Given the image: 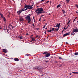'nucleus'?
I'll return each mask as SVG.
<instances>
[{"label":"nucleus","mask_w":78,"mask_h":78,"mask_svg":"<svg viewBox=\"0 0 78 78\" xmlns=\"http://www.w3.org/2000/svg\"><path fill=\"white\" fill-rule=\"evenodd\" d=\"M35 12L37 13V14H42L43 12V9L42 8H40L37 9L36 10H35Z\"/></svg>","instance_id":"f257e3e1"},{"label":"nucleus","mask_w":78,"mask_h":78,"mask_svg":"<svg viewBox=\"0 0 78 78\" xmlns=\"http://www.w3.org/2000/svg\"><path fill=\"white\" fill-rule=\"evenodd\" d=\"M26 19L28 21L27 23H30L31 21V18H30V16H27L26 17Z\"/></svg>","instance_id":"f03ea898"},{"label":"nucleus","mask_w":78,"mask_h":78,"mask_svg":"<svg viewBox=\"0 0 78 78\" xmlns=\"http://www.w3.org/2000/svg\"><path fill=\"white\" fill-rule=\"evenodd\" d=\"M26 7H27V9H31L33 8L30 5H26Z\"/></svg>","instance_id":"7ed1b4c3"},{"label":"nucleus","mask_w":78,"mask_h":78,"mask_svg":"<svg viewBox=\"0 0 78 78\" xmlns=\"http://www.w3.org/2000/svg\"><path fill=\"white\" fill-rule=\"evenodd\" d=\"M27 9V5H26L24 7V8L22 9V11H26Z\"/></svg>","instance_id":"20e7f679"},{"label":"nucleus","mask_w":78,"mask_h":78,"mask_svg":"<svg viewBox=\"0 0 78 78\" xmlns=\"http://www.w3.org/2000/svg\"><path fill=\"white\" fill-rule=\"evenodd\" d=\"M22 10H19V11H18L17 12V13L19 15H20V13H21V12H22Z\"/></svg>","instance_id":"39448f33"},{"label":"nucleus","mask_w":78,"mask_h":78,"mask_svg":"<svg viewBox=\"0 0 78 78\" xmlns=\"http://www.w3.org/2000/svg\"><path fill=\"white\" fill-rule=\"evenodd\" d=\"M73 32H75V33H77L78 31V30L76 29H73Z\"/></svg>","instance_id":"423d86ee"},{"label":"nucleus","mask_w":78,"mask_h":78,"mask_svg":"<svg viewBox=\"0 0 78 78\" xmlns=\"http://www.w3.org/2000/svg\"><path fill=\"white\" fill-rule=\"evenodd\" d=\"M60 24L61 23H59V24H57L55 27H58V28H59V26H60Z\"/></svg>","instance_id":"0eeeda50"},{"label":"nucleus","mask_w":78,"mask_h":78,"mask_svg":"<svg viewBox=\"0 0 78 78\" xmlns=\"http://www.w3.org/2000/svg\"><path fill=\"white\" fill-rule=\"evenodd\" d=\"M70 34V33H67L63 35V37L66 36H67V35H69Z\"/></svg>","instance_id":"6e6552de"},{"label":"nucleus","mask_w":78,"mask_h":78,"mask_svg":"<svg viewBox=\"0 0 78 78\" xmlns=\"http://www.w3.org/2000/svg\"><path fill=\"white\" fill-rule=\"evenodd\" d=\"M50 56V54L49 53H47L45 54V56L46 58H47V57H48Z\"/></svg>","instance_id":"1a4fd4ad"},{"label":"nucleus","mask_w":78,"mask_h":78,"mask_svg":"<svg viewBox=\"0 0 78 78\" xmlns=\"http://www.w3.org/2000/svg\"><path fill=\"white\" fill-rule=\"evenodd\" d=\"M3 52H4L5 53L7 52V50H6V49H3Z\"/></svg>","instance_id":"9d476101"},{"label":"nucleus","mask_w":78,"mask_h":78,"mask_svg":"<svg viewBox=\"0 0 78 78\" xmlns=\"http://www.w3.org/2000/svg\"><path fill=\"white\" fill-rule=\"evenodd\" d=\"M14 61H19V59L17 58H15Z\"/></svg>","instance_id":"9b49d317"},{"label":"nucleus","mask_w":78,"mask_h":78,"mask_svg":"<svg viewBox=\"0 0 78 78\" xmlns=\"http://www.w3.org/2000/svg\"><path fill=\"white\" fill-rule=\"evenodd\" d=\"M62 11L63 12V14H66V11H65V10H62Z\"/></svg>","instance_id":"f8f14e48"},{"label":"nucleus","mask_w":78,"mask_h":78,"mask_svg":"<svg viewBox=\"0 0 78 78\" xmlns=\"http://www.w3.org/2000/svg\"><path fill=\"white\" fill-rule=\"evenodd\" d=\"M42 69V67L40 66H38L37 67V69L38 70H40V69Z\"/></svg>","instance_id":"ddd939ff"},{"label":"nucleus","mask_w":78,"mask_h":78,"mask_svg":"<svg viewBox=\"0 0 78 78\" xmlns=\"http://www.w3.org/2000/svg\"><path fill=\"white\" fill-rule=\"evenodd\" d=\"M0 16H1V17L2 18H4V16H3V14L1 13L0 14Z\"/></svg>","instance_id":"4468645a"},{"label":"nucleus","mask_w":78,"mask_h":78,"mask_svg":"<svg viewBox=\"0 0 78 78\" xmlns=\"http://www.w3.org/2000/svg\"><path fill=\"white\" fill-rule=\"evenodd\" d=\"M60 6H61V4H59L57 6V8H59V7H60Z\"/></svg>","instance_id":"2eb2a0df"},{"label":"nucleus","mask_w":78,"mask_h":78,"mask_svg":"<svg viewBox=\"0 0 78 78\" xmlns=\"http://www.w3.org/2000/svg\"><path fill=\"white\" fill-rule=\"evenodd\" d=\"M72 73H74V74H78V72H73Z\"/></svg>","instance_id":"dca6fc26"},{"label":"nucleus","mask_w":78,"mask_h":78,"mask_svg":"<svg viewBox=\"0 0 78 78\" xmlns=\"http://www.w3.org/2000/svg\"><path fill=\"white\" fill-rule=\"evenodd\" d=\"M48 32H51V31H52V30H47Z\"/></svg>","instance_id":"f3484780"},{"label":"nucleus","mask_w":78,"mask_h":78,"mask_svg":"<svg viewBox=\"0 0 78 78\" xmlns=\"http://www.w3.org/2000/svg\"><path fill=\"white\" fill-rule=\"evenodd\" d=\"M3 20L4 22H6V19L5 18V17H4Z\"/></svg>","instance_id":"a211bd4d"},{"label":"nucleus","mask_w":78,"mask_h":78,"mask_svg":"<svg viewBox=\"0 0 78 78\" xmlns=\"http://www.w3.org/2000/svg\"><path fill=\"white\" fill-rule=\"evenodd\" d=\"M35 40V38H32V41H34Z\"/></svg>","instance_id":"6ab92c4d"},{"label":"nucleus","mask_w":78,"mask_h":78,"mask_svg":"<svg viewBox=\"0 0 78 78\" xmlns=\"http://www.w3.org/2000/svg\"><path fill=\"white\" fill-rule=\"evenodd\" d=\"M59 30V28H56L55 30H54V31H58Z\"/></svg>","instance_id":"aec40b11"},{"label":"nucleus","mask_w":78,"mask_h":78,"mask_svg":"<svg viewBox=\"0 0 78 78\" xmlns=\"http://www.w3.org/2000/svg\"><path fill=\"white\" fill-rule=\"evenodd\" d=\"M75 55H76V56L77 55H78V53L77 52V53H75L74 54Z\"/></svg>","instance_id":"412c9836"},{"label":"nucleus","mask_w":78,"mask_h":78,"mask_svg":"<svg viewBox=\"0 0 78 78\" xmlns=\"http://www.w3.org/2000/svg\"><path fill=\"white\" fill-rule=\"evenodd\" d=\"M20 21H23V19L22 18H20Z\"/></svg>","instance_id":"4be33fe9"},{"label":"nucleus","mask_w":78,"mask_h":78,"mask_svg":"<svg viewBox=\"0 0 78 78\" xmlns=\"http://www.w3.org/2000/svg\"><path fill=\"white\" fill-rule=\"evenodd\" d=\"M71 35H72L73 36V35H75V33H72L71 34Z\"/></svg>","instance_id":"5701e85b"},{"label":"nucleus","mask_w":78,"mask_h":78,"mask_svg":"<svg viewBox=\"0 0 78 78\" xmlns=\"http://www.w3.org/2000/svg\"><path fill=\"white\" fill-rule=\"evenodd\" d=\"M55 29V28H53L52 29V31H55V30H54V29Z\"/></svg>","instance_id":"b1692460"},{"label":"nucleus","mask_w":78,"mask_h":78,"mask_svg":"<svg viewBox=\"0 0 78 78\" xmlns=\"http://www.w3.org/2000/svg\"><path fill=\"white\" fill-rule=\"evenodd\" d=\"M71 21L70 20H69L67 23V24H69V23H70V21Z\"/></svg>","instance_id":"393cba45"},{"label":"nucleus","mask_w":78,"mask_h":78,"mask_svg":"<svg viewBox=\"0 0 78 78\" xmlns=\"http://www.w3.org/2000/svg\"><path fill=\"white\" fill-rule=\"evenodd\" d=\"M47 53V52H44L43 54L44 55H45V54H46Z\"/></svg>","instance_id":"a878e982"},{"label":"nucleus","mask_w":78,"mask_h":78,"mask_svg":"<svg viewBox=\"0 0 78 78\" xmlns=\"http://www.w3.org/2000/svg\"><path fill=\"white\" fill-rule=\"evenodd\" d=\"M69 0H66L67 3H69Z\"/></svg>","instance_id":"bb28decb"},{"label":"nucleus","mask_w":78,"mask_h":78,"mask_svg":"<svg viewBox=\"0 0 78 78\" xmlns=\"http://www.w3.org/2000/svg\"><path fill=\"white\" fill-rule=\"evenodd\" d=\"M76 8H78V5H76Z\"/></svg>","instance_id":"cd10ccee"},{"label":"nucleus","mask_w":78,"mask_h":78,"mask_svg":"<svg viewBox=\"0 0 78 78\" xmlns=\"http://www.w3.org/2000/svg\"><path fill=\"white\" fill-rule=\"evenodd\" d=\"M76 17L74 20L73 22L74 23V22H75V20H76Z\"/></svg>","instance_id":"c85d7f7f"},{"label":"nucleus","mask_w":78,"mask_h":78,"mask_svg":"<svg viewBox=\"0 0 78 78\" xmlns=\"http://www.w3.org/2000/svg\"><path fill=\"white\" fill-rule=\"evenodd\" d=\"M49 62V61H48V60H47V61H45V62Z\"/></svg>","instance_id":"c756f323"},{"label":"nucleus","mask_w":78,"mask_h":78,"mask_svg":"<svg viewBox=\"0 0 78 78\" xmlns=\"http://www.w3.org/2000/svg\"><path fill=\"white\" fill-rule=\"evenodd\" d=\"M46 25H45L44 26V27H43V28H45V27H46Z\"/></svg>","instance_id":"7c9ffc66"},{"label":"nucleus","mask_w":78,"mask_h":78,"mask_svg":"<svg viewBox=\"0 0 78 78\" xmlns=\"http://www.w3.org/2000/svg\"><path fill=\"white\" fill-rule=\"evenodd\" d=\"M26 35H27V36H28V35H29V34H28V33H27L26 34Z\"/></svg>","instance_id":"2f4dec72"},{"label":"nucleus","mask_w":78,"mask_h":78,"mask_svg":"<svg viewBox=\"0 0 78 78\" xmlns=\"http://www.w3.org/2000/svg\"><path fill=\"white\" fill-rule=\"evenodd\" d=\"M49 2V1H48L46 2V3H48Z\"/></svg>","instance_id":"473e14b6"},{"label":"nucleus","mask_w":78,"mask_h":78,"mask_svg":"<svg viewBox=\"0 0 78 78\" xmlns=\"http://www.w3.org/2000/svg\"><path fill=\"white\" fill-rule=\"evenodd\" d=\"M32 25H33V27H34V23H33L32 24Z\"/></svg>","instance_id":"72a5a7b5"},{"label":"nucleus","mask_w":78,"mask_h":78,"mask_svg":"<svg viewBox=\"0 0 78 78\" xmlns=\"http://www.w3.org/2000/svg\"><path fill=\"white\" fill-rule=\"evenodd\" d=\"M59 59H62V58H61V57H59Z\"/></svg>","instance_id":"f704fd0d"},{"label":"nucleus","mask_w":78,"mask_h":78,"mask_svg":"<svg viewBox=\"0 0 78 78\" xmlns=\"http://www.w3.org/2000/svg\"><path fill=\"white\" fill-rule=\"evenodd\" d=\"M55 62L56 63H58V62L57 61H55Z\"/></svg>","instance_id":"c9c22d12"},{"label":"nucleus","mask_w":78,"mask_h":78,"mask_svg":"<svg viewBox=\"0 0 78 78\" xmlns=\"http://www.w3.org/2000/svg\"><path fill=\"white\" fill-rule=\"evenodd\" d=\"M41 18L39 20V21H41Z\"/></svg>","instance_id":"e433bc0d"},{"label":"nucleus","mask_w":78,"mask_h":78,"mask_svg":"<svg viewBox=\"0 0 78 78\" xmlns=\"http://www.w3.org/2000/svg\"><path fill=\"white\" fill-rule=\"evenodd\" d=\"M30 6H31V7L32 8V7L33 6V5H30Z\"/></svg>","instance_id":"4c0bfd02"},{"label":"nucleus","mask_w":78,"mask_h":78,"mask_svg":"<svg viewBox=\"0 0 78 78\" xmlns=\"http://www.w3.org/2000/svg\"><path fill=\"white\" fill-rule=\"evenodd\" d=\"M44 33L45 34H46V31H44Z\"/></svg>","instance_id":"58836bf2"},{"label":"nucleus","mask_w":78,"mask_h":78,"mask_svg":"<svg viewBox=\"0 0 78 78\" xmlns=\"http://www.w3.org/2000/svg\"><path fill=\"white\" fill-rule=\"evenodd\" d=\"M20 39H22V37H20Z\"/></svg>","instance_id":"ea45409f"},{"label":"nucleus","mask_w":78,"mask_h":78,"mask_svg":"<svg viewBox=\"0 0 78 78\" xmlns=\"http://www.w3.org/2000/svg\"><path fill=\"white\" fill-rule=\"evenodd\" d=\"M26 55H27V56H29V55H28V54H26Z\"/></svg>","instance_id":"a19ab883"},{"label":"nucleus","mask_w":78,"mask_h":78,"mask_svg":"<svg viewBox=\"0 0 78 78\" xmlns=\"http://www.w3.org/2000/svg\"><path fill=\"white\" fill-rule=\"evenodd\" d=\"M41 2H44V0H42L41 1Z\"/></svg>","instance_id":"79ce46f5"},{"label":"nucleus","mask_w":78,"mask_h":78,"mask_svg":"<svg viewBox=\"0 0 78 78\" xmlns=\"http://www.w3.org/2000/svg\"><path fill=\"white\" fill-rule=\"evenodd\" d=\"M38 37V35H37V36L36 37Z\"/></svg>","instance_id":"37998d69"},{"label":"nucleus","mask_w":78,"mask_h":78,"mask_svg":"<svg viewBox=\"0 0 78 78\" xmlns=\"http://www.w3.org/2000/svg\"><path fill=\"white\" fill-rule=\"evenodd\" d=\"M70 75H72V73H70L69 74Z\"/></svg>","instance_id":"c03bdc74"},{"label":"nucleus","mask_w":78,"mask_h":78,"mask_svg":"<svg viewBox=\"0 0 78 78\" xmlns=\"http://www.w3.org/2000/svg\"><path fill=\"white\" fill-rule=\"evenodd\" d=\"M34 19V17L33 16V19Z\"/></svg>","instance_id":"a18cd8bd"},{"label":"nucleus","mask_w":78,"mask_h":78,"mask_svg":"<svg viewBox=\"0 0 78 78\" xmlns=\"http://www.w3.org/2000/svg\"><path fill=\"white\" fill-rule=\"evenodd\" d=\"M34 22H35V19H34Z\"/></svg>","instance_id":"49530a36"},{"label":"nucleus","mask_w":78,"mask_h":78,"mask_svg":"<svg viewBox=\"0 0 78 78\" xmlns=\"http://www.w3.org/2000/svg\"><path fill=\"white\" fill-rule=\"evenodd\" d=\"M66 44H68V43H67V42H66Z\"/></svg>","instance_id":"de8ad7c7"},{"label":"nucleus","mask_w":78,"mask_h":78,"mask_svg":"<svg viewBox=\"0 0 78 78\" xmlns=\"http://www.w3.org/2000/svg\"><path fill=\"white\" fill-rule=\"evenodd\" d=\"M64 16H66V14H64Z\"/></svg>","instance_id":"09e8293b"},{"label":"nucleus","mask_w":78,"mask_h":78,"mask_svg":"<svg viewBox=\"0 0 78 78\" xmlns=\"http://www.w3.org/2000/svg\"><path fill=\"white\" fill-rule=\"evenodd\" d=\"M69 25H70V24H69V25H68V27H69Z\"/></svg>","instance_id":"8fccbe9b"},{"label":"nucleus","mask_w":78,"mask_h":78,"mask_svg":"<svg viewBox=\"0 0 78 78\" xmlns=\"http://www.w3.org/2000/svg\"><path fill=\"white\" fill-rule=\"evenodd\" d=\"M37 30H39V29L37 28Z\"/></svg>","instance_id":"3c124183"},{"label":"nucleus","mask_w":78,"mask_h":78,"mask_svg":"<svg viewBox=\"0 0 78 78\" xmlns=\"http://www.w3.org/2000/svg\"><path fill=\"white\" fill-rule=\"evenodd\" d=\"M45 25H47V23H46Z\"/></svg>","instance_id":"603ef678"},{"label":"nucleus","mask_w":78,"mask_h":78,"mask_svg":"<svg viewBox=\"0 0 78 78\" xmlns=\"http://www.w3.org/2000/svg\"><path fill=\"white\" fill-rule=\"evenodd\" d=\"M50 3H51V2H50Z\"/></svg>","instance_id":"864d4df0"},{"label":"nucleus","mask_w":78,"mask_h":78,"mask_svg":"<svg viewBox=\"0 0 78 78\" xmlns=\"http://www.w3.org/2000/svg\"><path fill=\"white\" fill-rule=\"evenodd\" d=\"M76 13H78V12H76Z\"/></svg>","instance_id":"5fc2aeb1"},{"label":"nucleus","mask_w":78,"mask_h":78,"mask_svg":"<svg viewBox=\"0 0 78 78\" xmlns=\"http://www.w3.org/2000/svg\"><path fill=\"white\" fill-rule=\"evenodd\" d=\"M3 30H5L4 29H3Z\"/></svg>","instance_id":"6e6d98bb"},{"label":"nucleus","mask_w":78,"mask_h":78,"mask_svg":"<svg viewBox=\"0 0 78 78\" xmlns=\"http://www.w3.org/2000/svg\"><path fill=\"white\" fill-rule=\"evenodd\" d=\"M0 29H2V28H0Z\"/></svg>","instance_id":"4d7b16f0"},{"label":"nucleus","mask_w":78,"mask_h":78,"mask_svg":"<svg viewBox=\"0 0 78 78\" xmlns=\"http://www.w3.org/2000/svg\"><path fill=\"white\" fill-rule=\"evenodd\" d=\"M47 29V28H45V29Z\"/></svg>","instance_id":"13d9d810"},{"label":"nucleus","mask_w":78,"mask_h":78,"mask_svg":"<svg viewBox=\"0 0 78 78\" xmlns=\"http://www.w3.org/2000/svg\"><path fill=\"white\" fill-rule=\"evenodd\" d=\"M44 21H45V20H44V21H43V22H44Z\"/></svg>","instance_id":"bf43d9fd"},{"label":"nucleus","mask_w":78,"mask_h":78,"mask_svg":"<svg viewBox=\"0 0 78 78\" xmlns=\"http://www.w3.org/2000/svg\"><path fill=\"white\" fill-rule=\"evenodd\" d=\"M77 23H78V21H77Z\"/></svg>","instance_id":"052dcab7"},{"label":"nucleus","mask_w":78,"mask_h":78,"mask_svg":"<svg viewBox=\"0 0 78 78\" xmlns=\"http://www.w3.org/2000/svg\"><path fill=\"white\" fill-rule=\"evenodd\" d=\"M31 36H33V35H32Z\"/></svg>","instance_id":"680f3d73"}]
</instances>
